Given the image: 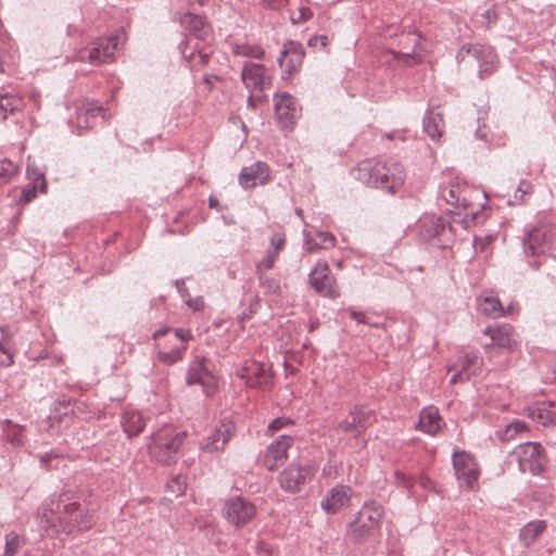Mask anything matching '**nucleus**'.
Segmentation results:
<instances>
[{
    "instance_id": "nucleus-31",
    "label": "nucleus",
    "mask_w": 556,
    "mask_h": 556,
    "mask_svg": "<svg viewBox=\"0 0 556 556\" xmlns=\"http://www.w3.org/2000/svg\"><path fill=\"white\" fill-rule=\"evenodd\" d=\"M101 111V108L92 104L83 106L77 111L76 117L71 119V125L79 130L91 128Z\"/></svg>"
},
{
    "instance_id": "nucleus-1",
    "label": "nucleus",
    "mask_w": 556,
    "mask_h": 556,
    "mask_svg": "<svg viewBox=\"0 0 556 556\" xmlns=\"http://www.w3.org/2000/svg\"><path fill=\"white\" fill-rule=\"evenodd\" d=\"M39 523L45 530L67 534L74 531H86L93 527V514L83 509L75 493L65 491L51 497L39 513Z\"/></svg>"
},
{
    "instance_id": "nucleus-16",
    "label": "nucleus",
    "mask_w": 556,
    "mask_h": 556,
    "mask_svg": "<svg viewBox=\"0 0 556 556\" xmlns=\"http://www.w3.org/2000/svg\"><path fill=\"white\" fill-rule=\"evenodd\" d=\"M515 454L522 472L540 473L545 466V457L539 443L528 442L519 445Z\"/></svg>"
},
{
    "instance_id": "nucleus-2",
    "label": "nucleus",
    "mask_w": 556,
    "mask_h": 556,
    "mask_svg": "<svg viewBox=\"0 0 556 556\" xmlns=\"http://www.w3.org/2000/svg\"><path fill=\"white\" fill-rule=\"evenodd\" d=\"M442 195L455 206L456 211L452 213L454 222L460 223L463 228L473 225L484 207V202L477 201L481 199L480 192L462 182H451L443 189Z\"/></svg>"
},
{
    "instance_id": "nucleus-3",
    "label": "nucleus",
    "mask_w": 556,
    "mask_h": 556,
    "mask_svg": "<svg viewBox=\"0 0 556 556\" xmlns=\"http://www.w3.org/2000/svg\"><path fill=\"white\" fill-rule=\"evenodd\" d=\"M153 338L159 350V361L166 365H173L182 358L192 334L182 328H164L155 331Z\"/></svg>"
},
{
    "instance_id": "nucleus-15",
    "label": "nucleus",
    "mask_w": 556,
    "mask_h": 556,
    "mask_svg": "<svg viewBox=\"0 0 556 556\" xmlns=\"http://www.w3.org/2000/svg\"><path fill=\"white\" fill-rule=\"evenodd\" d=\"M352 498V488L338 484L327 491L320 501V507L327 515H337L351 507Z\"/></svg>"
},
{
    "instance_id": "nucleus-28",
    "label": "nucleus",
    "mask_w": 556,
    "mask_h": 556,
    "mask_svg": "<svg viewBox=\"0 0 556 556\" xmlns=\"http://www.w3.org/2000/svg\"><path fill=\"white\" fill-rule=\"evenodd\" d=\"M482 366V359L478 356H465L464 359L459 362L457 368L460 369L453 375L451 378V383L455 384L458 381H464L469 379L471 376L476 375Z\"/></svg>"
},
{
    "instance_id": "nucleus-23",
    "label": "nucleus",
    "mask_w": 556,
    "mask_h": 556,
    "mask_svg": "<svg viewBox=\"0 0 556 556\" xmlns=\"http://www.w3.org/2000/svg\"><path fill=\"white\" fill-rule=\"evenodd\" d=\"M293 444V439L289 435L279 437L271 443L264 457V464L270 471L276 470L288 458V450Z\"/></svg>"
},
{
    "instance_id": "nucleus-20",
    "label": "nucleus",
    "mask_w": 556,
    "mask_h": 556,
    "mask_svg": "<svg viewBox=\"0 0 556 556\" xmlns=\"http://www.w3.org/2000/svg\"><path fill=\"white\" fill-rule=\"evenodd\" d=\"M314 475L311 466H289L280 475L281 488L291 493L299 492L301 486L306 483Z\"/></svg>"
},
{
    "instance_id": "nucleus-5",
    "label": "nucleus",
    "mask_w": 556,
    "mask_h": 556,
    "mask_svg": "<svg viewBox=\"0 0 556 556\" xmlns=\"http://www.w3.org/2000/svg\"><path fill=\"white\" fill-rule=\"evenodd\" d=\"M457 226L454 214L442 216H428L421 220V236L439 248H448L455 239Z\"/></svg>"
},
{
    "instance_id": "nucleus-33",
    "label": "nucleus",
    "mask_w": 556,
    "mask_h": 556,
    "mask_svg": "<svg viewBox=\"0 0 556 556\" xmlns=\"http://www.w3.org/2000/svg\"><path fill=\"white\" fill-rule=\"evenodd\" d=\"M305 245L308 252L330 249L336 245V238L331 233L320 231L315 235H308L305 240Z\"/></svg>"
},
{
    "instance_id": "nucleus-4",
    "label": "nucleus",
    "mask_w": 556,
    "mask_h": 556,
    "mask_svg": "<svg viewBox=\"0 0 556 556\" xmlns=\"http://www.w3.org/2000/svg\"><path fill=\"white\" fill-rule=\"evenodd\" d=\"M186 438V431L164 426L152 435L148 452L154 460L167 464L174 459Z\"/></svg>"
},
{
    "instance_id": "nucleus-39",
    "label": "nucleus",
    "mask_w": 556,
    "mask_h": 556,
    "mask_svg": "<svg viewBox=\"0 0 556 556\" xmlns=\"http://www.w3.org/2000/svg\"><path fill=\"white\" fill-rule=\"evenodd\" d=\"M24 101L21 97L14 94L0 96V113L3 114V118L8 114L14 113L15 111L22 110Z\"/></svg>"
},
{
    "instance_id": "nucleus-45",
    "label": "nucleus",
    "mask_w": 556,
    "mask_h": 556,
    "mask_svg": "<svg viewBox=\"0 0 556 556\" xmlns=\"http://www.w3.org/2000/svg\"><path fill=\"white\" fill-rule=\"evenodd\" d=\"M20 536L15 533H9L5 536L4 556H15L20 547Z\"/></svg>"
},
{
    "instance_id": "nucleus-9",
    "label": "nucleus",
    "mask_w": 556,
    "mask_h": 556,
    "mask_svg": "<svg viewBox=\"0 0 556 556\" xmlns=\"http://www.w3.org/2000/svg\"><path fill=\"white\" fill-rule=\"evenodd\" d=\"M126 33L119 29L114 36L100 39L92 46L81 50L78 58L83 62H89L93 65H100L112 61L114 53L117 51L119 45L126 41Z\"/></svg>"
},
{
    "instance_id": "nucleus-24",
    "label": "nucleus",
    "mask_w": 556,
    "mask_h": 556,
    "mask_svg": "<svg viewBox=\"0 0 556 556\" xmlns=\"http://www.w3.org/2000/svg\"><path fill=\"white\" fill-rule=\"evenodd\" d=\"M269 167L263 162L243 167L239 175V184L245 189L253 188L257 185H265L269 182Z\"/></svg>"
},
{
    "instance_id": "nucleus-42",
    "label": "nucleus",
    "mask_w": 556,
    "mask_h": 556,
    "mask_svg": "<svg viewBox=\"0 0 556 556\" xmlns=\"http://www.w3.org/2000/svg\"><path fill=\"white\" fill-rule=\"evenodd\" d=\"M232 53L236 55L249 56L254 59H261L264 54L261 47L250 45H233Z\"/></svg>"
},
{
    "instance_id": "nucleus-17",
    "label": "nucleus",
    "mask_w": 556,
    "mask_h": 556,
    "mask_svg": "<svg viewBox=\"0 0 556 556\" xmlns=\"http://www.w3.org/2000/svg\"><path fill=\"white\" fill-rule=\"evenodd\" d=\"M312 287L320 295L337 299L340 295L336 279L330 275V268L326 262H318L309 275Z\"/></svg>"
},
{
    "instance_id": "nucleus-35",
    "label": "nucleus",
    "mask_w": 556,
    "mask_h": 556,
    "mask_svg": "<svg viewBox=\"0 0 556 556\" xmlns=\"http://www.w3.org/2000/svg\"><path fill=\"white\" fill-rule=\"evenodd\" d=\"M2 431L7 442L14 446H22L24 444L25 428L7 419L2 422Z\"/></svg>"
},
{
    "instance_id": "nucleus-7",
    "label": "nucleus",
    "mask_w": 556,
    "mask_h": 556,
    "mask_svg": "<svg viewBox=\"0 0 556 556\" xmlns=\"http://www.w3.org/2000/svg\"><path fill=\"white\" fill-rule=\"evenodd\" d=\"M383 518L382 506L376 503L365 504L349 525L348 534L355 541H362L377 530Z\"/></svg>"
},
{
    "instance_id": "nucleus-47",
    "label": "nucleus",
    "mask_w": 556,
    "mask_h": 556,
    "mask_svg": "<svg viewBox=\"0 0 556 556\" xmlns=\"http://www.w3.org/2000/svg\"><path fill=\"white\" fill-rule=\"evenodd\" d=\"M278 253L268 249L265 257L258 263L257 268L262 270H268L273 268L278 258Z\"/></svg>"
},
{
    "instance_id": "nucleus-36",
    "label": "nucleus",
    "mask_w": 556,
    "mask_h": 556,
    "mask_svg": "<svg viewBox=\"0 0 556 556\" xmlns=\"http://www.w3.org/2000/svg\"><path fill=\"white\" fill-rule=\"evenodd\" d=\"M352 175L354 179L367 186H375L376 163L372 164L369 161L362 162L352 170Z\"/></svg>"
},
{
    "instance_id": "nucleus-49",
    "label": "nucleus",
    "mask_w": 556,
    "mask_h": 556,
    "mask_svg": "<svg viewBox=\"0 0 556 556\" xmlns=\"http://www.w3.org/2000/svg\"><path fill=\"white\" fill-rule=\"evenodd\" d=\"M494 241L493 236H485L482 238L476 237L473 240V247L476 252L483 253L488 251V248L492 244Z\"/></svg>"
},
{
    "instance_id": "nucleus-61",
    "label": "nucleus",
    "mask_w": 556,
    "mask_h": 556,
    "mask_svg": "<svg viewBox=\"0 0 556 556\" xmlns=\"http://www.w3.org/2000/svg\"><path fill=\"white\" fill-rule=\"evenodd\" d=\"M405 39L407 43H412L414 48L418 42V37L416 35L408 34L405 36Z\"/></svg>"
},
{
    "instance_id": "nucleus-41",
    "label": "nucleus",
    "mask_w": 556,
    "mask_h": 556,
    "mask_svg": "<svg viewBox=\"0 0 556 556\" xmlns=\"http://www.w3.org/2000/svg\"><path fill=\"white\" fill-rule=\"evenodd\" d=\"M18 165L9 159L0 160V185H5L18 173Z\"/></svg>"
},
{
    "instance_id": "nucleus-46",
    "label": "nucleus",
    "mask_w": 556,
    "mask_h": 556,
    "mask_svg": "<svg viewBox=\"0 0 556 556\" xmlns=\"http://www.w3.org/2000/svg\"><path fill=\"white\" fill-rule=\"evenodd\" d=\"M188 58L191 67L201 68L208 63L210 54L200 50L197 53H191Z\"/></svg>"
},
{
    "instance_id": "nucleus-37",
    "label": "nucleus",
    "mask_w": 556,
    "mask_h": 556,
    "mask_svg": "<svg viewBox=\"0 0 556 556\" xmlns=\"http://www.w3.org/2000/svg\"><path fill=\"white\" fill-rule=\"evenodd\" d=\"M480 311L490 317H502L505 315V311L500 302V300L492 295L482 296L479 301Z\"/></svg>"
},
{
    "instance_id": "nucleus-60",
    "label": "nucleus",
    "mask_w": 556,
    "mask_h": 556,
    "mask_svg": "<svg viewBox=\"0 0 556 556\" xmlns=\"http://www.w3.org/2000/svg\"><path fill=\"white\" fill-rule=\"evenodd\" d=\"M257 549H258L260 553H263V554H265L267 556H270L274 553L273 547L269 544H267L266 542H264V541H260L257 543Z\"/></svg>"
},
{
    "instance_id": "nucleus-34",
    "label": "nucleus",
    "mask_w": 556,
    "mask_h": 556,
    "mask_svg": "<svg viewBox=\"0 0 556 556\" xmlns=\"http://www.w3.org/2000/svg\"><path fill=\"white\" fill-rule=\"evenodd\" d=\"M425 131L432 138L439 139L444 129V119L441 112L430 111L424 122Z\"/></svg>"
},
{
    "instance_id": "nucleus-13",
    "label": "nucleus",
    "mask_w": 556,
    "mask_h": 556,
    "mask_svg": "<svg viewBox=\"0 0 556 556\" xmlns=\"http://www.w3.org/2000/svg\"><path fill=\"white\" fill-rule=\"evenodd\" d=\"M468 56L473 58L479 64L481 78L490 76L496 68L497 55L491 47L483 45L464 46L458 53V58L464 61Z\"/></svg>"
},
{
    "instance_id": "nucleus-30",
    "label": "nucleus",
    "mask_w": 556,
    "mask_h": 556,
    "mask_svg": "<svg viewBox=\"0 0 556 556\" xmlns=\"http://www.w3.org/2000/svg\"><path fill=\"white\" fill-rule=\"evenodd\" d=\"M547 525L544 520H533L528 522L520 530L519 541L526 547H530L546 530Z\"/></svg>"
},
{
    "instance_id": "nucleus-29",
    "label": "nucleus",
    "mask_w": 556,
    "mask_h": 556,
    "mask_svg": "<svg viewBox=\"0 0 556 556\" xmlns=\"http://www.w3.org/2000/svg\"><path fill=\"white\" fill-rule=\"evenodd\" d=\"M442 426L443 420L435 407H427L420 413L419 428L422 431L429 434H435L442 429Z\"/></svg>"
},
{
    "instance_id": "nucleus-18",
    "label": "nucleus",
    "mask_w": 556,
    "mask_h": 556,
    "mask_svg": "<svg viewBox=\"0 0 556 556\" xmlns=\"http://www.w3.org/2000/svg\"><path fill=\"white\" fill-rule=\"evenodd\" d=\"M241 79L250 93H262L271 86V77L267 74L265 66L256 63L244 65Z\"/></svg>"
},
{
    "instance_id": "nucleus-64",
    "label": "nucleus",
    "mask_w": 556,
    "mask_h": 556,
    "mask_svg": "<svg viewBox=\"0 0 556 556\" xmlns=\"http://www.w3.org/2000/svg\"><path fill=\"white\" fill-rule=\"evenodd\" d=\"M486 16L490 21H491V18H493V21H495V18H496L495 12L493 10H488Z\"/></svg>"
},
{
    "instance_id": "nucleus-26",
    "label": "nucleus",
    "mask_w": 556,
    "mask_h": 556,
    "mask_svg": "<svg viewBox=\"0 0 556 556\" xmlns=\"http://www.w3.org/2000/svg\"><path fill=\"white\" fill-rule=\"evenodd\" d=\"M484 334L489 336L493 342V345L511 351L516 346V340L514 338L513 328L509 326H501L496 328H486L483 331Z\"/></svg>"
},
{
    "instance_id": "nucleus-12",
    "label": "nucleus",
    "mask_w": 556,
    "mask_h": 556,
    "mask_svg": "<svg viewBox=\"0 0 556 556\" xmlns=\"http://www.w3.org/2000/svg\"><path fill=\"white\" fill-rule=\"evenodd\" d=\"M238 375L251 388L267 390L273 386V376L269 367L254 359L243 362Z\"/></svg>"
},
{
    "instance_id": "nucleus-43",
    "label": "nucleus",
    "mask_w": 556,
    "mask_h": 556,
    "mask_svg": "<svg viewBox=\"0 0 556 556\" xmlns=\"http://www.w3.org/2000/svg\"><path fill=\"white\" fill-rule=\"evenodd\" d=\"M528 430V426L522 420H515L511 424H509L504 432H503V439L504 440H513L515 435L519 432H523Z\"/></svg>"
},
{
    "instance_id": "nucleus-6",
    "label": "nucleus",
    "mask_w": 556,
    "mask_h": 556,
    "mask_svg": "<svg viewBox=\"0 0 556 556\" xmlns=\"http://www.w3.org/2000/svg\"><path fill=\"white\" fill-rule=\"evenodd\" d=\"M527 255L538 256L556 251V225L541 222L529 230L523 239Z\"/></svg>"
},
{
    "instance_id": "nucleus-59",
    "label": "nucleus",
    "mask_w": 556,
    "mask_h": 556,
    "mask_svg": "<svg viewBox=\"0 0 556 556\" xmlns=\"http://www.w3.org/2000/svg\"><path fill=\"white\" fill-rule=\"evenodd\" d=\"M263 100L261 93H251L248 98V106L251 109H255L256 105Z\"/></svg>"
},
{
    "instance_id": "nucleus-38",
    "label": "nucleus",
    "mask_w": 556,
    "mask_h": 556,
    "mask_svg": "<svg viewBox=\"0 0 556 556\" xmlns=\"http://www.w3.org/2000/svg\"><path fill=\"white\" fill-rule=\"evenodd\" d=\"M366 415L362 410H354L339 424V428L344 432H351L365 427Z\"/></svg>"
},
{
    "instance_id": "nucleus-62",
    "label": "nucleus",
    "mask_w": 556,
    "mask_h": 556,
    "mask_svg": "<svg viewBox=\"0 0 556 556\" xmlns=\"http://www.w3.org/2000/svg\"><path fill=\"white\" fill-rule=\"evenodd\" d=\"M318 327H319V321L317 319L311 320L308 331L313 332Z\"/></svg>"
},
{
    "instance_id": "nucleus-52",
    "label": "nucleus",
    "mask_w": 556,
    "mask_h": 556,
    "mask_svg": "<svg viewBox=\"0 0 556 556\" xmlns=\"http://www.w3.org/2000/svg\"><path fill=\"white\" fill-rule=\"evenodd\" d=\"M262 286L263 288L266 289V291L270 293L279 294L281 292L280 283L275 279H266L265 281L262 282Z\"/></svg>"
},
{
    "instance_id": "nucleus-58",
    "label": "nucleus",
    "mask_w": 556,
    "mask_h": 556,
    "mask_svg": "<svg viewBox=\"0 0 556 556\" xmlns=\"http://www.w3.org/2000/svg\"><path fill=\"white\" fill-rule=\"evenodd\" d=\"M350 316H351V318L357 320L358 323L370 324L368 318L366 317V314L363 312H356V311L351 309Z\"/></svg>"
},
{
    "instance_id": "nucleus-63",
    "label": "nucleus",
    "mask_w": 556,
    "mask_h": 556,
    "mask_svg": "<svg viewBox=\"0 0 556 556\" xmlns=\"http://www.w3.org/2000/svg\"><path fill=\"white\" fill-rule=\"evenodd\" d=\"M40 181H41L40 186H39L40 192L47 193L48 187H47V182L45 181L43 177H40Z\"/></svg>"
},
{
    "instance_id": "nucleus-25",
    "label": "nucleus",
    "mask_w": 556,
    "mask_h": 556,
    "mask_svg": "<svg viewBox=\"0 0 556 556\" xmlns=\"http://www.w3.org/2000/svg\"><path fill=\"white\" fill-rule=\"evenodd\" d=\"M526 415L542 426L556 425V402H539L526 409Z\"/></svg>"
},
{
    "instance_id": "nucleus-48",
    "label": "nucleus",
    "mask_w": 556,
    "mask_h": 556,
    "mask_svg": "<svg viewBox=\"0 0 556 556\" xmlns=\"http://www.w3.org/2000/svg\"><path fill=\"white\" fill-rule=\"evenodd\" d=\"M312 17H313L312 10L307 7H301L298 11V14L293 13L291 15V22L293 24L304 23V22H307L308 20H311Z\"/></svg>"
},
{
    "instance_id": "nucleus-27",
    "label": "nucleus",
    "mask_w": 556,
    "mask_h": 556,
    "mask_svg": "<svg viewBox=\"0 0 556 556\" xmlns=\"http://www.w3.org/2000/svg\"><path fill=\"white\" fill-rule=\"evenodd\" d=\"M122 426L124 432L129 437H136L140 434L144 427L146 421L140 412L135 409H126L122 416Z\"/></svg>"
},
{
    "instance_id": "nucleus-56",
    "label": "nucleus",
    "mask_w": 556,
    "mask_h": 556,
    "mask_svg": "<svg viewBox=\"0 0 556 556\" xmlns=\"http://www.w3.org/2000/svg\"><path fill=\"white\" fill-rule=\"evenodd\" d=\"M289 0H262V3L269 9H280L288 4Z\"/></svg>"
},
{
    "instance_id": "nucleus-14",
    "label": "nucleus",
    "mask_w": 556,
    "mask_h": 556,
    "mask_svg": "<svg viewBox=\"0 0 556 556\" xmlns=\"http://www.w3.org/2000/svg\"><path fill=\"white\" fill-rule=\"evenodd\" d=\"M275 117L278 124L285 129H292L301 116V108L291 94L287 92L277 93L274 97Z\"/></svg>"
},
{
    "instance_id": "nucleus-40",
    "label": "nucleus",
    "mask_w": 556,
    "mask_h": 556,
    "mask_svg": "<svg viewBox=\"0 0 556 556\" xmlns=\"http://www.w3.org/2000/svg\"><path fill=\"white\" fill-rule=\"evenodd\" d=\"M13 346L11 337L8 333H2L0 340V365L11 366L13 364Z\"/></svg>"
},
{
    "instance_id": "nucleus-32",
    "label": "nucleus",
    "mask_w": 556,
    "mask_h": 556,
    "mask_svg": "<svg viewBox=\"0 0 556 556\" xmlns=\"http://www.w3.org/2000/svg\"><path fill=\"white\" fill-rule=\"evenodd\" d=\"M182 23L190 33L199 39H205L210 35L211 28L202 16L186 14L182 18Z\"/></svg>"
},
{
    "instance_id": "nucleus-22",
    "label": "nucleus",
    "mask_w": 556,
    "mask_h": 556,
    "mask_svg": "<svg viewBox=\"0 0 556 556\" xmlns=\"http://www.w3.org/2000/svg\"><path fill=\"white\" fill-rule=\"evenodd\" d=\"M235 433V425L231 420H222L214 433L201 444L205 453L223 451Z\"/></svg>"
},
{
    "instance_id": "nucleus-55",
    "label": "nucleus",
    "mask_w": 556,
    "mask_h": 556,
    "mask_svg": "<svg viewBox=\"0 0 556 556\" xmlns=\"http://www.w3.org/2000/svg\"><path fill=\"white\" fill-rule=\"evenodd\" d=\"M517 191L520 193V199L533 192V185L528 180H521Z\"/></svg>"
},
{
    "instance_id": "nucleus-53",
    "label": "nucleus",
    "mask_w": 556,
    "mask_h": 556,
    "mask_svg": "<svg viewBox=\"0 0 556 556\" xmlns=\"http://www.w3.org/2000/svg\"><path fill=\"white\" fill-rule=\"evenodd\" d=\"M289 424H291V421L287 418H276L269 424L268 432L275 433L276 431L280 430L281 428Z\"/></svg>"
},
{
    "instance_id": "nucleus-50",
    "label": "nucleus",
    "mask_w": 556,
    "mask_h": 556,
    "mask_svg": "<svg viewBox=\"0 0 556 556\" xmlns=\"http://www.w3.org/2000/svg\"><path fill=\"white\" fill-rule=\"evenodd\" d=\"M37 197V186L25 187L21 191V198L18 202L21 204H27Z\"/></svg>"
},
{
    "instance_id": "nucleus-10",
    "label": "nucleus",
    "mask_w": 556,
    "mask_h": 556,
    "mask_svg": "<svg viewBox=\"0 0 556 556\" xmlns=\"http://www.w3.org/2000/svg\"><path fill=\"white\" fill-rule=\"evenodd\" d=\"M222 515L235 529H242L254 520L257 508L249 500L233 496L225 502Z\"/></svg>"
},
{
    "instance_id": "nucleus-44",
    "label": "nucleus",
    "mask_w": 556,
    "mask_h": 556,
    "mask_svg": "<svg viewBox=\"0 0 556 556\" xmlns=\"http://www.w3.org/2000/svg\"><path fill=\"white\" fill-rule=\"evenodd\" d=\"M394 59L404 65H414L421 62V56L413 52L392 51Z\"/></svg>"
},
{
    "instance_id": "nucleus-21",
    "label": "nucleus",
    "mask_w": 556,
    "mask_h": 556,
    "mask_svg": "<svg viewBox=\"0 0 556 556\" xmlns=\"http://www.w3.org/2000/svg\"><path fill=\"white\" fill-rule=\"evenodd\" d=\"M304 59V51L300 43L289 41L285 45L282 55L279 59L280 67L283 70V77L289 78L299 72Z\"/></svg>"
},
{
    "instance_id": "nucleus-57",
    "label": "nucleus",
    "mask_w": 556,
    "mask_h": 556,
    "mask_svg": "<svg viewBox=\"0 0 556 556\" xmlns=\"http://www.w3.org/2000/svg\"><path fill=\"white\" fill-rule=\"evenodd\" d=\"M187 303H188L189 307H191L194 311H201L205 306V303L202 298L190 299V300H188Z\"/></svg>"
},
{
    "instance_id": "nucleus-54",
    "label": "nucleus",
    "mask_w": 556,
    "mask_h": 556,
    "mask_svg": "<svg viewBox=\"0 0 556 556\" xmlns=\"http://www.w3.org/2000/svg\"><path fill=\"white\" fill-rule=\"evenodd\" d=\"M328 45H329V39L327 36H324V35L314 36L308 40L309 47L320 46L323 48H326Z\"/></svg>"
},
{
    "instance_id": "nucleus-8",
    "label": "nucleus",
    "mask_w": 556,
    "mask_h": 556,
    "mask_svg": "<svg viewBox=\"0 0 556 556\" xmlns=\"http://www.w3.org/2000/svg\"><path fill=\"white\" fill-rule=\"evenodd\" d=\"M454 475L460 485L469 491L479 489L480 467L476 457L464 450H455L452 455Z\"/></svg>"
},
{
    "instance_id": "nucleus-11",
    "label": "nucleus",
    "mask_w": 556,
    "mask_h": 556,
    "mask_svg": "<svg viewBox=\"0 0 556 556\" xmlns=\"http://www.w3.org/2000/svg\"><path fill=\"white\" fill-rule=\"evenodd\" d=\"M405 181L403 166L394 161L376 162L375 187L394 193Z\"/></svg>"
},
{
    "instance_id": "nucleus-51",
    "label": "nucleus",
    "mask_w": 556,
    "mask_h": 556,
    "mask_svg": "<svg viewBox=\"0 0 556 556\" xmlns=\"http://www.w3.org/2000/svg\"><path fill=\"white\" fill-rule=\"evenodd\" d=\"M286 243V237L281 232H277L273 235L270 239V248L269 250L279 254L281 250H283Z\"/></svg>"
},
{
    "instance_id": "nucleus-19",
    "label": "nucleus",
    "mask_w": 556,
    "mask_h": 556,
    "mask_svg": "<svg viewBox=\"0 0 556 556\" xmlns=\"http://www.w3.org/2000/svg\"><path fill=\"white\" fill-rule=\"evenodd\" d=\"M186 381L189 386L200 384L206 394H211L216 389V378L206 368L203 357L195 358L190 363Z\"/></svg>"
}]
</instances>
